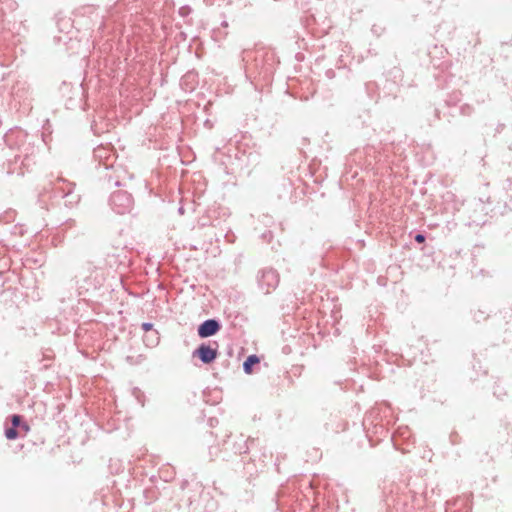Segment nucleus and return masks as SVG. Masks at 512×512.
Listing matches in <instances>:
<instances>
[{
    "label": "nucleus",
    "mask_w": 512,
    "mask_h": 512,
    "mask_svg": "<svg viewBox=\"0 0 512 512\" xmlns=\"http://www.w3.org/2000/svg\"><path fill=\"white\" fill-rule=\"evenodd\" d=\"M460 101V95L459 93H454L449 96V98L446 100V104L448 106L455 105L457 102Z\"/></svg>",
    "instance_id": "obj_33"
},
{
    "label": "nucleus",
    "mask_w": 512,
    "mask_h": 512,
    "mask_svg": "<svg viewBox=\"0 0 512 512\" xmlns=\"http://www.w3.org/2000/svg\"><path fill=\"white\" fill-rule=\"evenodd\" d=\"M105 282L104 272L97 267H94L88 271L82 279V283L79 286V295L82 294V290L89 292L100 289Z\"/></svg>",
    "instance_id": "obj_10"
},
{
    "label": "nucleus",
    "mask_w": 512,
    "mask_h": 512,
    "mask_svg": "<svg viewBox=\"0 0 512 512\" xmlns=\"http://www.w3.org/2000/svg\"><path fill=\"white\" fill-rule=\"evenodd\" d=\"M62 184L67 185L65 197H63L64 205L66 207H73L80 201V195L75 193V184L72 182H62Z\"/></svg>",
    "instance_id": "obj_21"
},
{
    "label": "nucleus",
    "mask_w": 512,
    "mask_h": 512,
    "mask_svg": "<svg viewBox=\"0 0 512 512\" xmlns=\"http://www.w3.org/2000/svg\"><path fill=\"white\" fill-rule=\"evenodd\" d=\"M133 395L135 396L138 403H140L142 406H144L145 395L139 388L133 389Z\"/></svg>",
    "instance_id": "obj_31"
},
{
    "label": "nucleus",
    "mask_w": 512,
    "mask_h": 512,
    "mask_svg": "<svg viewBox=\"0 0 512 512\" xmlns=\"http://www.w3.org/2000/svg\"><path fill=\"white\" fill-rule=\"evenodd\" d=\"M210 424H211V425H213V424H214L213 419H210Z\"/></svg>",
    "instance_id": "obj_48"
},
{
    "label": "nucleus",
    "mask_w": 512,
    "mask_h": 512,
    "mask_svg": "<svg viewBox=\"0 0 512 512\" xmlns=\"http://www.w3.org/2000/svg\"><path fill=\"white\" fill-rule=\"evenodd\" d=\"M94 158L99 161L100 165H103L105 169L113 167V163L116 159L115 153L109 148L99 146L93 151Z\"/></svg>",
    "instance_id": "obj_18"
},
{
    "label": "nucleus",
    "mask_w": 512,
    "mask_h": 512,
    "mask_svg": "<svg viewBox=\"0 0 512 512\" xmlns=\"http://www.w3.org/2000/svg\"><path fill=\"white\" fill-rule=\"evenodd\" d=\"M471 222H469V225L475 224V225H481L484 224V221L479 219L477 216H470Z\"/></svg>",
    "instance_id": "obj_40"
},
{
    "label": "nucleus",
    "mask_w": 512,
    "mask_h": 512,
    "mask_svg": "<svg viewBox=\"0 0 512 512\" xmlns=\"http://www.w3.org/2000/svg\"><path fill=\"white\" fill-rule=\"evenodd\" d=\"M260 364V357L256 354L249 355L243 362V371L246 374H252L254 366Z\"/></svg>",
    "instance_id": "obj_24"
},
{
    "label": "nucleus",
    "mask_w": 512,
    "mask_h": 512,
    "mask_svg": "<svg viewBox=\"0 0 512 512\" xmlns=\"http://www.w3.org/2000/svg\"><path fill=\"white\" fill-rule=\"evenodd\" d=\"M473 112H474V109L469 104L462 105L460 107V111H459L460 115L465 116V117L471 116L473 114Z\"/></svg>",
    "instance_id": "obj_30"
},
{
    "label": "nucleus",
    "mask_w": 512,
    "mask_h": 512,
    "mask_svg": "<svg viewBox=\"0 0 512 512\" xmlns=\"http://www.w3.org/2000/svg\"><path fill=\"white\" fill-rule=\"evenodd\" d=\"M247 453L250 455L249 461L246 462L245 458L243 457L242 462L244 464V469L249 475H253L259 470H262L265 466V460L272 456V454L268 452L265 447L259 446V441L257 439H255L253 450L249 449Z\"/></svg>",
    "instance_id": "obj_6"
},
{
    "label": "nucleus",
    "mask_w": 512,
    "mask_h": 512,
    "mask_svg": "<svg viewBox=\"0 0 512 512\" xmlns=\"http://www.w3.org/2000/svg\"><path fill=\"white\" fill-rule=\"evenodd\" d=\"M33 138L34 136L18 127L10 129L5 134L4 141L8 152L2 169L7 175L23 176L26 171L30 170L34 164L33 156L36 150Z\"/></svg>",
    "instance_id": "obj_1"
},
{
    "label": "nucleus",
    "mask_w": 512,
    "mask_h": 512,
    "mask_svg": "<svg viewBox=\"0 0 512 512\" xmlns=\"http://www.w3.org/2000/svg\"><path fill=\"white\" fill-rule=\"evenodd\" d=\"M29 429V425L24 420L23 416L13 414L11 416V425L5 428V436L9 440H14L18 437L25 436Z\"/></svg>",
    "instance_id": "obj_11"
},
{
    "label": "nucleus",
    "mask_w": 512,
    "mask_h": 512,
    "mask_svg": "<svg viewBox=\"0 0 512 512\" xmlns=\"http://www.w3.org/2000/svg\"><path fill=\"white\" fill-rule=\"evenodd\" d=\"M388 433V430L385 428L383 423L375 424L374 426H371L370 436H367L369 439L371 445L373 444V437H376V441H380L382 437H385Z\"/></svg>",
    "instance_id": "obj_22"
},
{
    "label": "nucleus",
    "mask_w": 512,
    "mask_h": 512,
    "mask_svg": "<svg viewBox=\"0 0 512 512\" xmlns=\"http://www.w3.org/2000/svg\"><path fill=\"white\" fill-rule=\"evenodd\" d=\"M179 212L183 213V208L182 207L179 208Z\"/></svg>",
    "instance_id": "obj_47"
},
{
    "label": "nucleus",
    "mask_w": 512,
    "mask_h": 512,
    "mask_svg": "<svg viewBox=\"0 0 512 512\" xmlns=\"http://www.w3.org/2000/svg\"><path fill=\"white\" fill-rule=\"evenodd\" d=\"M296 503L295 496H293L289 488L281 487L276 494V508L281 512H289L294 510Z\"/></svg>",
    "instance_id": "obj_15"
},
{
    "label": "nucleus",
    "mask_w": 512,
    "mask_h": 512,
    "mask_svg": "<svg viewBox=\"0 0 512 512\" xmlns=\"http://www.w3.org/2000/svg\"><path fill=\"white\" fill-rule=\"evenodd\" d=\"M410 498L407 493H400L398 486H393L384 498L386 512H410L413 508Z\"/></svg>",
    "instance_id": "obj_5"
},
{
    "label": "nucleus",
    "mask_w": 512,
    "mask_h": 512,
    "mask_svg": "<svg viewBox=\"0 0 512 512\" xmlns=\"http://www.w3.org/2000/svg\"><path fill=\"white\" fill-rule=\"evenodd\" d=\"M214 344L217 345L215 342ZM217 347H212L210 343H201L193 351L192 356L198 358L203 364H211L218 356Z\"/></svg>",
    "instance_id": "obj_13"
},
{
    "label": "nucleus",
    "mask_w": 512,
    "mask_h": 512,
    "mask_svg": "<svg viewBox=\"0 0 512 512\" xmlns=\"http://www.w3.org/2000/svg\"><path fill=\"white\" fill-rule=\"evenodd\" d=\"M511 432H512V428H511Z\"/></svg>",
    "instance_id": "obj_50"
},
{
    "label": "nucleus",
    "mask_w": 512,
    "mask_h": 512,
    "mask_svg": "<svg viewBox=\"0 0 512 512\" xmlns=\"http://www.w3.org/2000/svg\"><path fill=\"white\" fill-rule=\"evenodd\" d=\"M469 206H473L475 208V212L477 210H480L481 212L484 211V205H483V202L481 200H474L472 203H470Z\"/></svg>",
    "instance_id": "obj_35"
},
{
    "label": "nucleus",
    "mask_w": 512,
    "mask_h": 512,
    "mask_svg": "<svg viewBox=\"0 0 512 512\" xmlns=\"http://www.w3.org/2000/svg\"><path fill=\"white\" fill-rule=\"evenodd\" d=\"M501 128H503V125H500V127H498L497 131H500Z\"/></svg>",
    "instance_id": "obj_45"
},
{
    "label": "nucleus",
    "mask_w": 512,
    "mask_h": 512,
    "mask_svg": "<svg viewBox=\"0 0 512 512\" xmlns=\"http://www.w3.org/2000/svg\"><path fill=\"white\" fill-rule=\"evenodd\" d=\"M191 12H192V9H191V7H190V6H188V5H184V6L180 7V8H179V11H178L179 15H180L182 18H186V17H188V16L191 14Z\"/></svg>",
    "instance_id": "obj_32"
},
{
    "label": "nucleus",
    "mask_w": 512,
    "mask_h": 512,
    "mask_svg": "<svg viewBox=\"0 0 512 512\" xmlns=\"http://www.w3.org/2000/svg\"><path fill=\"white\" fill-rule=\"evenodd\" d=\"M493 394L497 399H499L501 401H503L508 396V393H507L505 387L501 383H498V382H496L494 385Z\"/></svg>",
    "instance_id": "obj_28"
},
{
    "label": "nucleus",
    "mask_w": 512,
    "mask_h": 512,
    "mask_svg": "<svg viewBox=\"0 0 512 512\" xmlns=\"http://www.w3.org/2000/svg\"><path fill=\"white\" fill-rule=\"evenodd\" d=\"M143 342L147 347H155L160 342V335L157 330H153L151 332H148L143 337Z\"/></svg>",
    "instance_id": "obj_25"
},
{
    "label": "nucleus",
    "mask_w": 512,
    "mask_h": 512,
    "mask_svg": "<svg viewBox=\"0 0 512 512\" xmlns=\"http://www.w3.org/2000/svg\"><path fill=\"white\" fill-rule=\"evenodd\" d=\"M386 80L392 81L394 84H400L403 85V71L399 67H393L386 73Z\"/></svg>",
    "instance_id": "obj_23"
},
{
    "label": "nucleus",
    "mask_w": 512,
    "mask_h": 512,
    "mask_svg": "<svg viewBox=\"0 0 512 512\" xmlns=\"http://www.w3.org/2000/svg\"><path fill=\"white\" fill-rule=\"evenodd\" d=\"M273 235L271 233V231H266L264 232L262 235H261V238L266 241V242H270L271 239H272Z\"/></svg>",
    "instance_id": "obj_41"
},
{
    "label": "nucleus",
    "mask_w": 512,
    "mask_h": 512,
    "mask_svg": "<svg viewBox=\"0 0 512 512\" xmlns=\"http://www.w3.org/2000/svg\"><path fill=\"white\" fill-rule=\"evenodd\" d=\"M414 240H415L417 243L421 244V243L425 242V240H426V236H425L423 233H417V234L415 235V237H414Z\"/></svg>",
    "instance_id": "obj_39"
},
{
    "label": "nucleus",
    "mask_w": 512,
    "mask_h": 512,
    "mask_svg": "<svg viewBox=\"0 0 512 512\" xmlns=\"http://www.w3.org/2000/svg\"><path fill=\"white\" fill-rule=\"evenodd\" d=\"M145 494H146V498L149 499L150 501L157 498V492L153 489H146Z\"/></svg>",
    "instance_id": "obj_37"
},
{
    "label": "nucleus",
    "mask_w": 512,
    "mask_h": 512,
    "mask_svg": "<svg viewBox=\"0 0 512 512\" xmlns=\"http://www.w3.org/2000/svg\"><path fill=\"white\" fill-rule=\"evenodd\" d=\"M141 328H142V330L145 332V334H146V333H148V332H151V331L155 330V329H154V325H153L152 323H150V322H144V323H142Z\"/></svg>",
    "instance_id": "obj_36"
},
{
    "label": "nucleus",
    "mask_w": 512,
    "mask_h": 512,
    "mask_svg": "<svg viewBox=\"0 0 512 512\" xmlns=\"http://www.w3.org/2000/svg\"><path fill=\"white\" fill-rule=\"evenodd\" d=\"M31 89L26 81L18 80L11 88V97L14 102L28 107L31 102Z\"/></svg>",
    "instance_id": "obj_12"
},
{
    "label": "nucleus",
    "mask_w": 512,
    "mask_h": 512,
    "mask_svg": "<svg viewBox=\"0 0 512 512\" xmlns=\"http://www.w3.org/2000/svg\"><path fill=\"white\" fill-rule=\"evenodd\" d=\"M62 182L68 181L64 178H58L55 182H50L47 187L43 188L38 198L42 208L48 209V201H50L51 204H55L63 200L67 185L62 184Z\"/></svg>",
    "instance_id": "obj_7"
},
{
    "label": "nucleus",
    "mask_w": 512,
    "mask_h": 512,
    "mask_svg": "<svg viewBox=\"0 0 512 512\" xmlns=\"http://www.w3.org/2000/svg\"><path fill=\"white\" fill-rule=\"evenodd\" d=\"M509 149L512 150V144L509 146Z\"/></svg>",
    "instance_id": "obj_49"
},
{
    "label": "nucleus",
    "mask_w": 512,
    "mask_h": 512,
    "mask_svg": "<svg viewBox=\"0 0 512 512\" xmlns=\"http://www.w3.org/2000/svg\"><path fill=\"white\" fill-rule=\"evenodd\" d=\"M221 322L216 318L204 320L197 328V334L200 338H208L214 336L221 330Z\"/></svg>",
    "instance_id": "obj_17"
},
{
    "label": "nucleus",
    "mask_w": 512,
    "mask_h": 512,
    "mask_svg": "<svg viewBox=\"0 0 512 512\" xmlns=\"http://www.w3.org/2000/svg\"><path fill=\"white\" fill-rule=\"evenodd\" d=\"M411 437L410 431L408 428H399L397 432H395L391 436V441L393 442V445L395 449L402 451L403 453L409 452L408 447H402L400 444V440L408 441ZM407 446H409V443H407Z\"/></svg>",
    "instance_id": "obj_20"
},
{
    "label": "nucleus",
    "mask_w": 512,
    "mask_h": 512,
    "mask_svg": "<svg viewBox=\"0 0 512 512\" xmlns=\"http://www.w3.org/2000/svg\"><path fill=\"white\" fill-rule=\"evenodd\" d=\"M275 466H276L277 471L279 472V464L277 462H275Z\"/></svg>",
    "instance_id": "obj_44"
},
{
    "label": "nucleus",
    "mask_w": 512,
    "mask_h": 512,
    "mask_svg": "<svg viewBox=\"0 0 512 512\" xmlns=\"http://www.w3.org/2000/svg\"><path fill=\"white\" fill-rule=\"evenodd\" d=\"M256 281L258 288L265 295H268L278 287L280 276L277 270L271 267H266L258 271Z\"/></svg>",
    "instance_id": "obj_8"
},
{
    "label": "nucleus",
    "mask_w": 512,
    "mask_h": 512,
    "mask_svg": "<svg viewBox=\"0 0 512 512\" xmlns=\"http://www.w3.org/2000/svg\"><path fill=\"white\" fill-rule=\"evenodd\" d=\"M367 96L374 101H377L379 97V87L375 81H368L364 85Z\"/></svg>",
    "instance_id": "obj_26"
},
{
    "label": "nucleus",
    "mask_w": 512,
    "mask_h": 512,
    "mask_svg": "<svg viewBox=\"0 0 512 512\" xmlns=\"http://www.w3.org/2000/svg\"><path fill=\"white\" fill-rule=\"evenodd\" d=\"M327 78L332 79L335 77V71L333 69H328L325 72Z\"/></svg>",
    "instance_id": "obj_42"
},
{
    "label": "nucleus",
    "mask_w": 512,
    "mask_h": 512,
    "mask_svg": "<svg viewBox=\"0 0 512 512\" xmlns=\"http://www.w3.org/2000/svg\"><path fill=\"white\" fill-rule=\"evenodd\" d=\"M245 74L251 81L263 80L266 84L272 80L273 74L279 64L278 57L274 50L258 49L255 52L244 53Z\"/></svg>",
    "instance_id": "obj_2"
},
{
    "label": "nucleus",
    "mask_w": 512,
    "mask_h": 512,
    "mask_svg": "<svg viewBox=\"0 0 512 512\" xmlns=\"http://www.w3.org/2000/svg\"><path fill=\"white\" fill-rule=\"evenodd\" d=\"M451 444L455 445L459 441V435L457 432H452L449 436Z\"/></svg>",
    "instance_id": "obj_38"
},
{
    "label": "nucleus",
    "mask_w": 512,
    "mask_h": 512,
    "mask_svg": "<svg viewBox=\"0 0 512 512\" xmlns=\"http://www.w3.org/2000/svg\"><path fill=\"white\" fill-rule=\"evenodd\" d=\"M501 128H503V125H500V127H498L497 131H500Z\"/></svg>",
    "instance_id": "obj_46"
},
{
    "label": "nucleus",
    "mask_w": 512,
    "mask_h": 512,
    "mask_svg": "<svg viewBox=\"0 0 512 512\" xmlns=\"http://www.w3.org/2000/svg\"><path fill=\"white\" fill-rule=\"evenodd\" d=\"M255 439H245L243 435L232 436L225 435L222 441V448L219 450L222 460L229 461L232 455L246 454L249 449L253 450Z\"/></svg>",
    "instance_id": "obj_4"
},
{
    "label": "nucleus",
    "mask_w": 512,
    "mask_h": 512,
    "mask_svg": "<svg viewBox=\"0 0 512 512\" xmlns=\"http://www.w3.org/2000/svg\"><path fill=\"white\" fill-rule=\"evenodd\" d=\"M388 410V407H383L381 405H377L373 408H371L366 414L363 419V427L366 431V434L370 436L371 426H374L375 424L382 423V414L386 416V412Z\"/></svg>",
    "instance_id": "obj_14"
},
{
    "label": "nucleus",
    "mask_w": 512,
    "mask_h": 512,
    "mask_svg": "<svg viewBox=\"0 0 512 512\" xmlns=\"http://www.w3.org/2000/svg\"><path fill=\"white\" fill-rule=\"evenodd\" d=\"M400 84H394L392 81H387L384 85L383 92L385 95L392 96L393 98L397 97V93L399 92Z\"/></svg>",
    "instance_id": "obj_27"
},
{
    "label": "nucleus",
    "mask_w": 512,
    "mask_h": 512,
    "mask_svg": "<svg viewBox=\"0 0 512 512\" xmlns=\"http://www.w3.org/2000/svg\"><path fill=\"white\" fill-rule=\"evenodd\" d=\"M133 197L126 190H117L111 193L109 197V205L117 214H125L130 212L133 207Z\"/></svg>",
    "instance_id": "obj_9"
},
{
    "label": "nucleus",
    "mask_w": 512,
    "mask_h": 512,
    "mask_svg": "<svg viewBox=\"0 0 512 512\" xmlns=\"http://www.w3.org/2000/svg\"><path fill=\"white\" fill-rule=\"evenodd\" d=\"M442 205L446 213L454 214L455 212L460 211V208L464 206V203L461 202L453 192L446 191L442 195Z\"/></svg>",
    "instance_id": "obj_19"
},
{
    "label": "nucleus",
    "mask_w": 512,
    "mask_h": 512,
    "mask_svg": "<svg viewBox=\"0 0 512 512\" xmlns=\"http://www.w3.org/2000/svg\"><path fill=\"white\" fill-rule=\"evenodd\" d=\"M488 312L486 310L478 309L474 312L473 318L476 322H481L482 320H485L488 317Z\"/></svg>",
    "instance_id": "obj_29"
},
{
    "label": "nucleus",
    "mask_w": 512,
    "mask_h": 512,
    "mask_svg": "<svg viewBox=\"0 0 512 512\" xmlns=\"http://www.w3.org/2000/svg\"><path fill=\"white\" fill-rule=\"evenodd\" d=\"M114 185H115V186H120V185H121V183H120V181H119V180H116V181L114 182Z\"/></svg>",
    "instance_id": "obj_43"
},
{
    "label": "nucleus",
    "mask_w": 512,
    "mask_h": 512,
    "mask_svg": "<svg viewBox=\"0 0 512 512\" xmlns=\"http://www.w3.org/2000/svg\"><path fill=\"white\" fill-rule=\"evenodd\" d=\"M104 265L118 271L120 274L127 272L131 264V251L126 245L109 244L103 247Z\"/></svg>",
    "instance_id": "obj_3"
},
{
    "label": "nucleus",
    "mask_w": 512,
    "mask_h": 512,
    "mask_svg": "<svg viewBox=\"0 0 512 512\" xmlns=\"http://www.w3.org/2000/svg\"><path fill=\"white\" fill-rule=\"evenodd\" d=\"M365 156L364 165L371 166L372 161H381V154L372 146H366L363 150H356L350 154V159L354 162L361 160Z\"/></svg>",
    "instance_id": "obj_16"
},
{
    "label": "nucleus",
    "mask_w": 512,
    "mask_h": 512,
    "mask_svg": "<svg viewBox=\"0 0 512 512\" xmlns=\"http://www.w3.org/2000/svg\"><path fill=\"white\" fill-rule=\"evenodd\" d=\"M371 31L374 35L376 36H380L383 34V32L385 31V27H383L382 25H379V24H374L371 28Z\"/></svg>",
    "instance_id": "obj_34"
}]
</instances>
